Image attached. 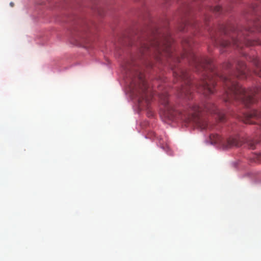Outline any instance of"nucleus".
Here are the masks:
<instances>
[{"mask_svg":"<svg viewBox=\"0 0 261 261\" xmlns=\"http://www.w3.org/2000/svg\"><path fill=\"white\" fill-rule=\"evenodd\" d=\"M259 141L251 139H246L244 137L237 135L234 137H231L226 140L225 147L229 148L233 146L239 147L244 143H247L248 147L252 149H254L256 144L259 143Z\"/></svg>","mask_w":261,"mask_h":261,"instance_id":"nucleus-6","label":"nucleus"},{"mask_svg":"<svg viewBox=\"0 0 261 261\" xmlns=\"http://www.w3.org/2000/svg\"><path fill=\"white\" fill-rule=\"evenodd\" d=\"M212 144H223L224 141L221 137L217 134H211L210 136Z\"/></svg>","mask_w":261,"mask_h":261,"instance_id":"nucleus-7","label":"nucleus"},{"mask_svg":"<svg viewBox=\"0 0 261 261\" xmlns=\"http://www.w3.org/2000/svg\"><path fill=\"white\" fill-rule=\"evenodd\" d=\"M257 160L261 162V153L256 155Z\"/></svg>","mask_w":261,"mask_h":261,"instance_id":"nucleus-12","label":"nucleus"},{"mask_svg":"<svg viewBox=\"0 0 261 261\" xmlns=\"http://www.w3.org/2000/svg\"><path fill=\"white\" fill-rule=\"evenodd\" d=\"M160 98L162 104L164 107L163 115L165 118L171 121L181 120L188 124L195 125L201 129L208 128L207 121L200 116L202 111L209 112L216 115V118L220 121H224L226 119V116L223 111L218 110L216 106L212 102H207L199 107L195 104L189 106L187 110L181 112L176 110L173 106L170 105L168 101V95L166 92L160 94Z\"/></svg>","mask_w":261,"mask_h":261,"instance_id":"nucleus-1","label":"nucleus"},{"mask_svg":"<svg viewBox=\"0 0 261 261\" xmlns=\"http://www.w3.org/2000/svg\"><path fill=\"white\" fill-rule=\"evenodd\" d=\"M214 10L216 12H220L222 10V7L220 6H217L214 8Z\"/></svg>","mask_w":261,"mask_h":261,"instance_id":"nucleus-11","label":"nucleus"},{"mask_svg":"<svg viewBox=\"0 0 261 261\" xmlns=\"http://www.w3.org/2000/svg\"><path fill=\"white\" fill-rule=\"evenodd\" d=\"M254 63L256 66V69H255V73L258 76L261 77V65L260 64L259 62L257 60L254 61Z\"/></svg>","mask_w":261,"mask_h":261,"instance_id":"nucleus-8","label":"nucleus"},{"mask_svg":"<svg viewBox=\"0 0 261 261\" xmlns=\"http://www.w3.org/2000/svg\"><path fill=\"white\" fill-rule=\"evenodd\" d=\"M173 74L177 80H181L184 85H182L179 91V95L181 97L190 99L192 94V83L190 79L189 73L185 70L181 68L173 69Z\"/></svg>","mask_w":261,"mask_h":261,"instance_id":"nucleus-4","label":"nucleus"},{"mask_svg":"<svg viewBox=\"0 0 261 261\" xmlns=\"http://www.w3.org/2000/svg\"><path fill=\"white\" fill-rule=\"evenodd\" d=\"M139 83L137 85L136 84H132V92H135L137 91L138 93V101L139 105H141V103L145 101L148 104L150 101V97L148 95L147 85L145 80L143 79L142 76L139 74L138 75Z\"/></svg>","mask_w":261,"mask_h":261,"instance_id":"nucleus-5","label":"nucleus"},{"mask_svg":"<svg viewBox=\"0 0 261 261\" xmlns=\"http://www.w3.org/2000/svg\"><path fill=\"white\" fill-rule=\"evenodd\" d=\"M172 42L173 39L169 35L164 36L162 40L153 36L141 41L139 51L142 56L148 54L159 61H162L164 58L178 60L173 53Z\"/></svg>","mask_w":261,"mask_h":261,"instance_id":"nucleus-2","label":"nucleus"},{"mask_svg":"<svg viewBox=\"0 0 261 261\" xmlns=\"http://www.w3.org/2000/svg\"><path fill=\"white\" fill-rule=\"evenodd\" d=\"M253 31L254 30L251 29L249 30L246 29L234 30V32L231 36V41L223 40L220 42V44L224 47L232 45L238 48L242 47L243 44L247 46L253 45L254 44L250 40L246 38L248 32Z\"/></svg>","mask_w":261,"mask_h":261,"instance_id":"nucleus-3","label":"nucleus"},{"mask_svg":"<svg viewBox=\"0 0 261 261\" xmlns=\"http://www.w3.org/2000/svg\"><path fill=\"white\" fill-rule=\"evenodd\" d=\"M132 67V63L130 62L126 63L125 65H124V69L126 71H130L131 70Z\"/></svg>","mask_w":261,"mask_h":261,"instance_id":"nucleus-10","label":"nucleus"},{"mask_svg":"<svg viewBox=\"0 0 261 261\" xmlns=\"http://www.w3.org/2000/svg\"><path fill=\"white\" fill-rule=\"evenodd\" d=\"M254 25L257 31L261 32V17L254 23Z\"/></svg>","mask_w":261,"mask_h":261,"instance_id":"nucleus-9","label":"nucleus"},{"mask_svg":"<svg viewBox=\"0 0 261 261\" xmlns=\"http://www.w3.org/2000/svg\"><path fill=\"white\" fill-rule=\"evenodd\" d=\"M10 5H11V6L13 7L14 5V4L12 2H11V3H10Z\"/></svg>","mask_w":261,"mask_h":261,"instance_id":"nucleus-13","label":"nucleus"}]
</instances>
